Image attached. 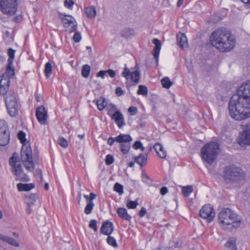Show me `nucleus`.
<instances>
[{"mask_svg": "<svg viewBox=\"0 0 250 250\" xmlns=\"http://www.w3.org/2000/svg\"><path fill=\"white\" fill-rule=\"evenodd\" d=\"M22 144L21 149V157L16 152L13 153L9 160V164L11 167V172L15 176V180L22 182H28L30 178L27 174L24 171L21 163L26 171L33 172L35 164L32 158V151L29 142H21Z\"/></svg>", "mask_w": 250, "mask_h": 250, "instance_id": "1", "label": "nucleus"}, {"mask_svg": "<svg viewBox=\"0 0 250 250\" xmlns=\"http://www.w3.org/2000/svg\"><path fill=\"white\" fill-rule=\"evenodd\" d=\"M230 116L241 121L250 117V83L243 84L231 98L229 105Z\"/></svg>", "mask_w": 250, "mask_h": 250, "instance_id": "2", "label": "nucleus"}, {"mask_svg": "<svg viewBox=\"0 0 250 250\" xmlns=\"http://www.w3.org/2000/svg\"><path fill=\"white\" fill-rule=\"evenodd\" d=\"M211 45L221 52H228L232 49L235 44V40L229 30L225 28H219L214 30L210 36Z\"/></svg>", "mask_w": 250, "mask_h": 250, "instance_id": "3", "label": "nucleus"}, {"mask_svg": "<svg viewBox=\"0 0 250 250\" xmlns=\"http://www.w3.org/2000/svg\"><path fill=\"white\" fill-rule=\"evenodd\" d=\"M218 221L221 227L225 229H230L240 227L241 219L233 211L229 208H225L219 213Z\"/></svg>", "mask_w": 250, "mask_h": 250, "instance_id": "4", "label": "nucleus"}, {"mask_svg": "<svg viewBox=\"0 0 250 250\" xmlns=\"http://www.w3.org/2000/svg\"><path fill=\"white\" fill-rule=\"evenodd\" d=\"M220 152V145L218 142H208L201 148V156L204 161L211 165Z\"/></svg>", "mask_w": 250, "mask_h": 250, "instance_id": "5", "label": "nucleus"}, {"mask_svg": "<svg viewBox=\"0 0 250 250\" xmlns=\"http://www.w3.org/2000/svg\"><path fill=\"white\" fill-rule=\"evenodd\" d=\"M246 173L240 167L234 165L224 167L223 177L227 183H236L243 181L246 178Z\"/></svg>", "mask_w": 250, "mask_h": 250, "instance_id": "6", "label": "nucleus"}, {"mask_svg": "<svg viewBox=\"0 0 250 250\" xmlns=\"http://www.w3.org/2000/svg\"><path fill=\"white\" fill-rule=\"evenodd\" d=\"M11 65L8 64L6 71L2 74L0 79V94H5L7 92L9 88L10 79L14 75V69Z\"/></svg>", "mask_w": 250, "mask_h": 250, "instance_id": "7", "label": "nucleus"}, {"mask_svg": "<svg viewBox=\"0 0 250 250\" xmlns=\"http://www.w3.org/2000/svg\"><path fill=\"white\" fill-rule=\"evenodd\" d=\"M7 111L11 117H15L19 109V104L15 93H8L5 98Z\"/></svg>", "mask_w": 250, "mask_h": 250, "instance_id": "8", "label": "nucleus"}, {"mask_svg": "<svg viewBox=\"0 0 250 250\" xmlns=\"http://www.w3.org/2000/svg\"><path fill=\"white\" fill-rule=\"evenodd\" d=\"M17 0H0V9L6 15H12L17 10Z\"/></svg>", "mask_w": 250, "mask_h": 250, "instance_id": "9", "label": "nucleus"}, {"mask_svg": "<svg viewBox=\"0 0 250 250\" xmlns=\"http://www.w3.org/2000/svg\"><path fill=\"white\" fill-rule=\"evenodd\" d=\"M60 19L67 32L71 33L77 29V22L73 17L70 15L61 14Z\"/></svg>", "mask_w": 250, "mask_h": 250, "instance_id": "10", "label": "nucleus"}, {"mask_svg": "<svg viewBox=\"0 0 250 250\" xmlns=\"http://www.w3.org/2000/svg\"><path fill=\"white\" fill-rule=\"evenodd\" d=\"M135 68H136V69L131 72L125 65L121 75L123 77L125 78L126 80H129L130 78L133 82L135 83H138L140 81L141 74L139 68H137V66L135 67Z\"/></svg>", "mask_w": 250, "mask_h": 250, "instance_id": "11", "label": "nucleus"}, {"mask_svg": "<svg viewBox=\"0 0 250 250\" xmlns=\"http://www.w3.org/2000/svg\"><path fill=\"white\" fill-rule=\"evenodd\" d=\"M215 214L213 207L210 205L204 206L200 211V217L203 219H206L209 223L213 221Z\"/></svg>", "mask_w": 250, "mask_h": 250, "instance_id": "12", "label": "nucleus"}, {"mask_svg": "<svg viewBox=\"0 0 250 250\" xmlns=\"http://www.w3.org/2000/svg\"><path fill=\"white\" fill-rule=\"evenodd\" d=\"M11 139L8 125L4 120H0V140L10 141Z\"/></svg>", "mask_w": 250, "mask_h": 250, "instance_id": "13", "label": "nucleus"}, {"mask_svg": "<svg viewBox=\"0 0 250 250\" xmlns=\"http://www.w3.org/2000/svg\"><path fill=\"white\" fill-rule=\"evenodd\" d=\"M36 116L38 121L42 125L47 124V112L43 106L38 107L36 109Z\"/></svg>", "mask_w": 250, "mask_h": 250, "instance_id": "14", "label": "nucleus"}, {"mask_svg": "<svg viewBox=\"0 0 250 250\" xmlns=\"http://www.w3.org/2000/svg\"><path fill=\"white\" fill-rule=\"evenodd\" d=\"M113 230V224L108 220L103 222L100 229V232L105 235H110Z\"/></svg>", "mask_w": 250, "mask_h": 250, "instance_id": "15", "label": "nucleus"}, {"mask_svg": "<svg viewBox=\"0 0 250 250\" xmlns=\"http://www.w3.org/2000/svg\"><path fill=\"white\" fill-rule=\"evenodd\" d=\"M153 148L157 155L161 159H165L167 157V150L164 146L159 143H156L153 146Z\"/></svg>", "mask_w": 250, "mask_h": 250, "instance_id": "16", "label": "nucleus"}, {"mask_svg": "<svg viewBox=\"0 0 250 250\" xmlns=\"http://www.w3.org/2000/svg\"><path fill=\"white\" fill-rule=\"evenodd\" d=\"M242 129L240 134V141H250V124L243 125Z\"/></svg>", "mask_w": 250, "mask_h": 250, "instance_id": "17", "label": "nucleus"}, {"mask_svg": "<svg viewBox=\"0 0 250 250\" xmlns=\"http://www.w3.org/2000/svg\"><path fill=\"white\" fill-rule=\"evenodd\" d=\"M177 41L179 46L182 49H185L188 47V42L186 35L179 33L177 35Z\"/></svg>", "mask_w": 250, "mask_h": 250, "instance_id": "18", "label": "nucleus"}, {"mask_svg": "<svg viewBox=\"0 0 250 250\" xmlns=\"http://www.w3.org/2000/svg\"><path fill=\"white\" fill-rule=\"evenodd\" d=\"M152 42L155 44V47L153 50V57L156 60V63H158L161 43L160 40L157 39H154L152 40Z\"/></svg>", "mask_w": 250, "mask_h": 250, "instance_id": "19", "label": "nucleus"}, {"mask_svg": "<svg viewBox=\"0 0 250 250\" xmlns=\"http://www.w3.org/2000/svg\"><path fill=\"white\" fill-rule=\"evenodd\" d=\"M112 119L114 120L119 127H121L125 124L124 122V117L122 114L119 111H115L111 116Z\"/></svg>", "mask_w": 250, "mask_h": 250, "instance_id": "20", "label": "nucleus"}, {"mask_svg": "<svg viewBox=\"0 0 250 250\" xmlns=\"http://www.w3.org/2000/svg\"><path fill=\"white\" fill-rule=\"evenodd\" d=\"M0 239L14 247H19L20 246L19 243L15 239L2 234H0Z\"/></svg>", "mask_w": 250, "mask_h": 250, "instance_id": "21", "label": "nucleus"}, {"mask_svg": "<svg viewBox=\"0 0 250 250\" xmlns=\"http://www.w3.org/2000/svg\"><path fill=\"white\" fill-rule=\"evenodd\" d=\"M117 212L118 216L122 219L126 221H130L131 219V215L127 213L126 209L125 208H119Z\"/></svg>", "mask_w": 250, "mask_h": 250, "instance_id": "22", "label": "nucleus"}, {"mask_svg": "<svg viewBox=\"0 0 250 250\" xmlns=\"http://www.w3.org/2000/svg\"><path fill=\"white\" fill-rule=\"evenodd\" d=\"M17 188L20 191H28L30 190L31 189L34 188L35 185L32 183L29 184H22L19 183L17 184Z\"/></svg>", "mask_w": 250, "mask_h": 250, "instance_id": "23", "label": "nucleus"}, {"mask_svg": "<svg viewBox=\"0 0 250 250\" xmlns=\"http://www.w3.org/2000/svg\"><path fill=\"white\" fill-rule=\"evenodd\" d=\"M233 144L236 149L245 150L250 146V142H233Z\"/></svg>", "mask_w": 250, "mask_h": 250, "instance_id": "24", "label": "nucleus"}, {"mask_svg": "<svg viewBox=\"0 0 250 250\" xmlns=\"http://www.w3.org/2000/svg\"><path fill=\"white\" fill-rule=\"evenodd\" d=\"M147 155L140 154L138 157H135L134 158V161L140 165L141 167L145 166L147 162Z\"/></svg>", "mask_w": 250, "mask_h": 250, "instance_id": "25", "label": "nucleus"}, {"mask_svg": "<svg viewBox=\"0 0 250 250\" xmlns=\"http://www.w3.org/2000/svg\"><path fill=\"white\" fill-rule=\"evenodd\" d=\"M107 141H132L129 135L120 134L116 138L109 137Z\"/></svg>", "mask_w": 250, "mask_h": 250, "instance_id": "26", "label": "nucleus"}, {"mask_svg": "<svg viewBox=\"0 0 250 250\" xmlns=\"http://www.w3.org/2000/svg\"><path fill=\"white\" fill-rule=\"evenodd\" d=\"M98 109L101 111L106 107L107 103L106 99L104 97H100L96 102Z\"/></svg>", "mask_w": 250, "mask_h": 250, "instance_id": "27", "label": "nucleus"}, {"mask_svg": "<svg viewBox=\"0 0 250 250\" xmlns=\"http://www.w3.org/2000/svg\"><path fill=\"white\" fill-rule=\"evenodd\" d=\"M121 143L120 148L121 150L124 154H126L130 149V142H119Z\"/></svg>", "mask_w": 250, "mask_h": 250, "instance_id": "28", "label": "nucleus"}, {"mask_svg": "<svg viewBox=\"0 0 250 250\" xmlns=\"http://www.w3.org/2000/svg\"><path fill=\"white\" fill-rule=\"evenodd\" d=\"M85 13L88 18H93L96 16V11L94 7H89L85 8Z\"/></svg>", "mask_w": 250, "mask_h": 250, "instance_id": "29", "label": "nucleus"}, {"mask_svg": "<svg viewBox=\"0 0 250 250\" xmlns=\"http://www.w3.org/2000/svg\"><path fill=\"white\" fill-rule=\"evenodd\" d=\"M225 247L229 250H236L235 240L234 239H229L226 243Z\"/></svg>", "mask_w": 250, "mask_h": 250, "instance_id": "30", "label": "nucleus"}, {"mask_svg": "<svg viewBox=\"0 0 250 250\" xmlns=\"http://www.w3.org/2000/svg\"><path fill=\"white\" fill-rule=\"evenodd\" d=\"M162 86L166 88H169L172 85V83L167 77H165L161 80Z\"/></svg>", "mask_w": 250, "mask_h": 250, "instance_id": "31", "label": "nucleus"}, {"mask_svg": "<svg viewBox=\"0 0 250 250\" xmlns=\"http://www.w3.org/2000/svg\"><path fill=\"white\" fill-rule=\"evenodd\" d=\"M182 193L186 197H188L193 191V188L191 186L184 187L182 188Z\"/></svg>", "mask_w": 250, "mask_h": 250, "instance_id": "32", "label": "nucleus"}, {"mask_svg": "<svg viewBox=\"0 0 250 250\" xmlns=\"http://www.w3.org/2000/svg\"><path fill=\"white\" fill-rule=\"evenodd\" d=\"M106 108L108 111V114L110 116H111L114 114V113L117 111L116 106L112 104H107Z\"/></svg>", "mask_w": 250, "mask_h": 250, "instance_id": "33", "label": "nucleus"}, {"mask_svg": "<svg viewBox=\"0 0 250 250\" xmlns=\"http://www.w3.org/2000/svg\"><path fill=\"white\" fill-rule=\"evenodd\" d=\"M90 71V67L87 64H85L83 66L82 74V76L84 78H87L88 77Z\"/></svg>", "mask_w": 250, "mask_h": 250, "instance_id": "34", "label": "nucleus"}, {"mask_svg": "<svg viewBox=\"0 0 250 250\" xmlns=\"http://www.w3.org/2000/svg\"><path fill=\"white\" fill-rule=\"evenodd\" d=\"M52 65L50 62H47L45 65L44 73L47 78L50 77L52 72Z\"/></svg>", "mask_w": 250, "mask_h": 250, "instance_id": "35", "label": "nucleus"}, {"mask_svg": "<svg viewBox=\"0 0 250 250\" xmlns=\"http://www.w3.org/2000/svg\"><path fill=\"white\" fill-rule=\"evenodd\" d=\"M15 51L12 48H9L8 50V55L9 56V58L8 59V62L9 64H12L13 63V61L14 60L15 57Z\"/></svg>", "mask_w": 250, "mask_h": 250, "instance_id": "36", "label": "nucleus"}, {"mask_svg": "<svg viewBox=\"0 0 250 250\" xmlns=\"http://www.w3.org/2000/svg\"><path fill=\"white\" fill-rule=\"evenodd\" d=\"M108 236L106 239L107 244L114 248H117L118 247V244L117 243L116 239L113 237L109 235Z\"/></svg>", "mask_w": 250, "mask_h": 250, "instance_id": "37", "label": "nucleus"}, {"mask_svg": "<svg viewBox=\"0 0 250 250\" xmlns=\"http://www.w3.org/2000/svg\"><path fill=\"white\" fill-rule=\"evenodd\" d=\"M94 203L87 202L86 206L84 208V212L86 214H89L91 213L94 208Z\"/></svg>", "mask_w": 250, "mask_h": 250, "instance_id": "38", "label": "nucleus"}, {"mask_svg": "<svg viewBox=\"0 0 250 250\" xmlns=\"http://www.w3.org/2000/svg\"><path fill=\"white\" fill-rule=\"evenodd\" d=\"M148 90L147 87L145 85H140L137 91L139 95H146L147 94Z\"/></svg>", "mask_w": 250, "mask_h": 250, "instance_id": "39", "label": "nucleus"}, {"mask_svg": "<svg viewBox=\"0 0 250 250\" xmlns=\"http://www.w3.org/2000/svg\"><path fill=\"white\" fill-rule=\"evenodd\" d=\"M123 186L118 183H116L114 186V190L118 192L119 195L123 194Z\"/></svg>", "mask_w": 250, "mask_h": 250, "instance_id": "40", "label": "nucleus"}, {"mask_svg": "<svg viewBox=\"0 0 250 250\" xmlns=\"http://www.w3.org/2000/svg\"><path fill=\"white\" fill-rule=\"evenodd\" d=\"M126 205L128 208L135 209L138 205V203L137 201H132L129 200L127 201Z\"/></svg>", "mask_w": 250, "mask_h": 250, "instance_id": "41", "label": "nucleus"}, {"mask_svg": "<svg viewBox=\"0 0 250 250\" xmlns=\"http://www.w3.org/2000/svg\"><path fill=\"white\" fill-rule=\"evenodd\" d=\"M142 178L143 182L146 183L151 184L152 182L151 179L145 172H142Z\"/></svg>", "mask_w": 250, "mask_h": 250, "instance_id": "42", "label": "nucleus"}, {"mask_svg": "<svg viewBox=\"0 0 250 250\" xmlns=\"http://www.w3.org/2000/svg\"><path fill=\"white\" fill-rule=\"evenodd\" d=\"M97 221L96 220H91L89 223V227L90 228L93 229L94 231H97L98 227L97 226Z\"/></svg>", "mask_w": 250, "mask_h": 250, "instance_id": "43", "label": "nucleus"}, {"mask_svg": "<svg viewBox=\"0 0 250 250\" xmlns=\"http://www.w3.org/2000/svg\"><path fill=\"white\" fill-rule=\"evenodd\" d=\"M105 164L107 165H110L114 162V158L112 155L108 154L105 159Z\"/></svg>", "mask_w": 250, "mask_h": 250, "instance_id": "44", "label": "nucleus"}, {"mask_svg": "<svg viewBox=\"0 0 250 250\" xmlns=\"http://www.w3.org/2000/svg\"><path fill=\"white\" fill-rule=\"evenodd\" d=\"M133 147L135 149H141L142 151H144L145 150V147L143 146L141 142H135V143L133 145Z\"/></svg>", "mask_w": 250, "mask_h": 250, "instance_id": "45", "label": "nucleus"}, {"mask_svg": "<svg viewBox=\"0 0 250 250\" xmlns=\"http://www.w3.org/2000/svg\"><path fill=\"white\" fill-rule=\"evenodd\" d=\"M64 4L65 7L72 9L74 2L72 0H65Z\"/></svg>", "mask_w": 250, "mask_h": 250, "instance_id": "46", "label": "nucleus"}, {"mask_svg": "<svg viewBox=\"0 0 250 250\" xmlns=\"http://www.w3.org/2000/svg\"><path fill=\"white\" fill-rule=\"evenodd\" d=\"M25 136V133L22 131H20L17 134V137L20 141H27Z\"/></svg>", "mask_w": 250, "mask_h": 250, "instance_id": "47", "label": "nucleus"}, {"mask_svg": "<svg viewBox=\"0 0 250 250\" xmlns=\"http://www.w3.org/2000/svg\"><path fill=\"white\" fill-rule=\"evenodd\" d=\"M27 205L26 212L27 214H30L33 211L32 207L34 206V202H27Z\"/></svg>", "mask_w": 250, "mask_h": 250, "instance_id": "48", "label": "nucleus"}, {"mask_svg": "<svg viewBox=\"0 0 250 250\" xmlns=\"http://www.w3.org/2000/svg\"><path fill=\"white\" fill-rule=\"evenodd\" d=\"M73 39L75 42H79L81 40V39H82L81 33L79 32L75 33V34L73 36Z\"/></svg>", "mask_w": 250, "mask_h": 250, "instance_id": "49", "label": "nucleus"}, {"mask_svg": "<svg viewBox=\"0 0 250 250\" xmlns=\"http://www.w3.org/2000/svg\"><path fill=\"white\" fill-rule=\"evenodd\" d=\"M115 93L118 96H121L125 94V91L120 87H117L115 90Z\"/></svg>", "mask_w": 250, "mask_h": 250, "instance_id": "50", "label": "nucleus"}, {"mask_svg": "<svg viewBox=\"0 0 250 250\" xmlns=\"http://www.w3.org/2000/svg\"><path fill=\"white\" fill-rule=\"evenodd\" d=\"M128 111L130 113L131 115H134L137 112V108L135 106H130L128 108Z\"/></svg>", "mask_w": 250, "mask_h": 250, "instance_id": "51", "label": "nucleus"}, {"mask_svg": "<svg viewBox=\"0 0 250 250\" xmlns=\"http://www.w3.org/2000/svg\"><path fill=\"white\" fill-rule=\"evenodd\" d=\"M37 196L36 194H33L30 195L29 196V201L27 202H34V205H35V203L37 199Z\"/></svg>", "mask_w": 250, "mask_h": 250, "instance_id": "52", "label": "nucleus"}, {"mask_svg": "<svg viewBox=\"0 0 250 250\" xmlns=\"http://www.w3.org/2000/svg\"><path fill=\"white\" fill-rule=\"evenodd\" d=\"M106 74H107L108 76L111 78H114L116 76V73L115 71L112 69H108L106 70Z\"/></svg>", "mask_w": 250, "mask_h": 250, "instance_id": "53", "label": "nucleus"}, {"mask_svg": "<svg viewBox=\"0 0 250 250\" xmlns=\"http://www.w3.org/2000/svg\"><path fill=\"white\" fill-rule=\"evenodd\" d=\"M146 213V210L145 208L142 207L139 212L140 217H143Z\"/></svg>", "mask_w": 250, "mask_h": 250, "instance_id": "54", "label": "nucleus"}, {"mask_svg": "<svg viewBox=\"0 0 250 250\" xmlns=\"http://www.w3.org/2000/svg\"><path fill=\"white\" fill-rule=\"evenodd\" d=\"M105 74L106 70H101L97 74V77H101L102 79H104Z\"/></svg>", "mask_w": 250, "mask_h": 250, "instance_id": "55", "label": "nucleus"}, {"mask_svg": "<svg viewBox=\"0 0 250 250\" xmlns=\"http://www.w3.org/2000/svg\"><path fill=\"white\" fill-rule=\"evenodd\" d=\"M168 192V189L166 187H162L160 189V193L162 195H166Z\"/></svg>", "mask_w": 250, "mask_h": 250, "instance_id": "56", "label": "nucleus"}, {"mask_svg": "<svg viewBox=\"0 0 250 250\" xmlns=\"http://www.w3.org/2000/svg\"><path fill=\"white\" fill-rule=\"evenodd\" d=\"M96 195L94 193H90L89 195V199L87 201L88 202L93 203V200L96 198Z\"/></svg>", "mask_w": 250, "mask_h": 250, "instance_id": "57", "label": "nucleus"}, {"mask_svg": "<svg viewBox=\"0 0 250 250\" xmlns=\"http://www.w3.org/2000/svg\"><path fill=\"white\" fill-rule=\"evenodd\" d=\"M58 144L63 148H66L68 146V142H58Z\"/></svg>", "mask_w": 250, "mask_h": 250, "instance_id": "58", "label": "nucleus"}, {"mask_svg": "<svg viewBox=\"0 0 250 250\" xmlns=\"http://www.w3.org/2000/svg\"><path fill=\"white\" fill-rule=\"evenodd\" d=\"M36 172L40 175L41 179L42 180L43 178V175L42 170L41 169H38L36 170Z\"/></svg>", "mask_w": 250, "mask_h": 250, "instance_id": "59", "label": "nucleus"}, {"mask_svg": "<svg viewBox=\"0 0 250 250\" xmlns=\"http://www.w3.org/2000/svg\"><path fill=\"white\" fill-rule=\"evenodd\" d=\"M184 0H178L177 3V5L178 7L180 6L183 3Z\"/></svg>", "mask_w": 250, "mask_h": 250, "instance_id": "60", "label": "nucleus"}, {"mask_svg": "<svg viewBox=\"0 0 250 250\" xmlns=\"http://www.w3.org/2000/svg\"><path fill=\"white\" fill-rule=\"evenodd\" d=\"M81 200V193H79L78 194V197H77V201H78V203L79 204H80Z\"/></svg>", "mask_w": 250, "mask_h": 250, "instance_id": "61", "label": "nucleus"}, {"mask_svg": "<svg viewBox=\"0 0 250 250\" xmlns=\"http://www.w3.org/2000/svg\"><path fill=\"white\" fill-rule=\"evenodd\" d=\"M1 143H0V146H5L8 144L9 142H1Z\"/></svg>", "mask_w": 250, "mask_h": 250, "instance_id": "62", "label": "nucleus"}, {"mask_svg": "<svg viewBox=\"0 0 250 250\" xmlns=\"http://www.w3.org/2000/svg\"><path fill=\"white\" fill-rule=\"evenodd\" d=\"M45 190H47L49 189V185L48 183H45L44 186Z\"/></svg>", "mask_w": 250, "mask_h": 250, "instance_id": "63", "label": "nucleus"}, {"mask_svg": "<svg viewBox=\"0 0 250 250\" xmlns=\"http://www.w3.org/2000/svg\"><path fill=\"white\" fill-rule=\"evenodd\" d=\"M134 166V162H130L129 164H128V166L129 167H133Z\"/></svg>", "mask_w": 250, "mask_h": 250, "instance_id": "64", "label": "nucleus"}]
</instances>
